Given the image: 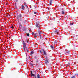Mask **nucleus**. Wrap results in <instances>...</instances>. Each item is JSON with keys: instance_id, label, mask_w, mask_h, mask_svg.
I'll list each match as a JSON object with an SVG mask.
<instances>
[{"instance_id": "obj_1", "label": "nucleus", "mask_w": 78, "mask_h": 78, "mask_svg": "<svg viewBox=\"0 0 78 78\" xmlns=\"http://www.w3.org/2000/svg\"><path fill=\"white\" fill-rule=\"evenodd\" d=\"M24 14H20L19 15H17L16 16L17 19H19V18L20 19V21H22V19H23V16H24Z\"/></svg>"}, {"instance_id": "obj_2", "label": "nucleus", "mask_w": 78, "mask_h": 78, "mask_svg": "<svg viewBox=\"0 0 78 78\" xmlns=\"http://www.w3.org/2000/svg\"><path fill=\"white\" fill-rule=\"evenodd\" d=\"M40 22L39 21H37L36 23L35 26L37 28H39L40 27Z\"/></svg>"}, {"instance_id": "obj_3", "label": "nucleus", "mask_w": 78, "mask_h": 78, "mask_svg": "<svg viewBox=\"0 0 78 78\" xmlns=\"http://www.w3.org/2000/svg\"><path fill=\"white\" fill-rule=\"evenodd\" d=\"M23 46L24 50H25V49H27V48L26 47V45H27V44H26V43L25 42V41H23Z\"/></svg>"}, {"instance_id": "obj_4", "label": "nucleus", "mask_w": 78, "mask_h": 78, "mask_svg": "<svg viewBox=\"0 0 78 78\" xmlns=\"http://www.w3.org/2000/svg\"><path fill=\"white\" fill-rule=\"evenodd\" d=\"M45 63L46 65H49V62H48V58L46 57V58L45 62Z\"/></svg>"}, {"instance_id": "obj_5", "label": "nucleus", "mask_w": 78, "mask_h": 78, "mask_svg": "<svg viewBox=\"0 0 78 78\" xmlns=\"http://www.w3.org/2000/svg\"><path fill=\"white\" fill-rule=\"evenodd\" d=\"M38 33L39 35H41L42 33V32L41 31V30L40 29H38Z\"/></svg>"}, {"instance_id": "obj_6", "label": "nucleus", "mask_w": 78, "mask_h": 78, "mask_svg": "<svg viewBox=\"0 0 78 78\" xmlns=\"http://www.w3.org/2000/svg\"><path fill=\"white\" fill-rule=\"evenodd\" d=\"M21 7V9H23V10H25V6H24L23 5H22Z\"/></svg>"}, {"instance_id": "obj_7", "label": "nucleus", "mask_w": 78, "mask_h": 78, "mask_svg": "<svg viewBox=\"0 0 78 78\" xmlns=\"http://www.w3.org/2000/svg\"><path fill=\"white\" fill-rule=\"evenodd\" d=\"M42 51H43V53L44 54V55H46V52H45V51H44V49H42Z\"/></svg>"}, {"instance_id": "obj_8", "label": "nucleus", "mask_w": 78, "mask_h": 78, "mask_svg": "<svg viewBox=\"0 0 78 78\" xmlns=\"http://www.w3.org/2000/svg\"><path fill=\"white\" fill-rule=\"evenodd\" d=\"M31 76H35V75L34 74H33V72H32V71L31 72Z\"/></svg>"}, {"instance_id": "obj_9", "label": "nucleus", "mask_w": 78, "mask_h": 78, "mask_svg": "<svg viewBox=\"0 0 78 78\" xmlns=\"http://www.w3.org/2000/svg\"><path fill=\"white\" fill-rule=\"evenodd\" d=\"M30 55L31 56H32V55L34 53V51H31L30 52Z\"/></svg>"}, {"instance_id": "obj_10", "label": "nucleus", "mask_w": 78, "mask_h": 78, "mask_svg": "<svg viewBox=\"0 0 78 78\" xmlns=\"http://www.w3.org/2000/svg\"><path fill=\"white\" fill-rule=\"evenodd\" d=\"M30 65L32 66V67L33 68V64L31 63H30Z\"/></svg>"}, {"instance_id": "obj_11", "label": "nucleus", "mask_w": 78, "mask_h": 78, "mask_svg": "<svg viewBox=\"0 0 78 78\" xmlns=\"http://www.w3.org/2000/svg\"><path fill=\"white\" fill-rule=\"evenodd\" d=\"M51 48L52 49H54V48H55L52 45L51 46Z\"/></svg>"}, {"instance_id": "obj_12", "label": "nucleus", "mask_w": 78, "mask_h": 78, "mask_svg": "<svg viewBox=\"0 0 78 78\" xmlns=\"http://www.w3.org/2000/svg\"><path fill=\"white\" fill-rule=\"evenodd\" d=\"M39 36L40 37V39H42V37L41 35H39Z\"/></svg>"}, {"instance_id": "obj_13", "label": "nucleus", "mask_w": 78, "mask_h": 78, "mask_svg": "<svg viewBox=\"0 0 78 78\" xmlns=\"http://www.w3.org/2000/svg\"><path fill=\"white\" fill-rule=\"evenodd\" d=\"M53 1V0H50V5H51V3H52V2Z\"/></svg>"}, {"instance_id": "obj_14", "label": "nucleus", "mask_w": 78, "mask_h": 78, "mask_svg": "<svg viewBox=\"0 0 78 78\" xmlns=\"http://www.w3.org/2000/svg\"><path fill=\"white\" fill-rule=\"evenodd\" d=\"M22 21H23V23H25V22H26V20H22Z\"/></svg>"}, {"instance_id": "obj_15", "label": "nucleus", "mask_w": 78, "mask_h": 78, "mask_svg": "<svg viewBox=\"0 0 78 78\" xmlns=\"http://www.w3.org/2000/svg\"><path fill=\"white\" fill-rule=\"evenodd\" d=\"M24 5L25 6H26V8H28V7H27V4H26V3H24Z\"/></svg>"}, {"instance_id": "obj_16", "label": "nucleus", "mask_w": 78, "mask_h": 78, "mask_svg": "<svg viewBox=\"0 0 78 78\" xmlns=\"http://www.w3.org/2000/svg\"><path fill=\"white\" fill-rule=\"evenodd\" d=\"M54 44H56V43H57V41H54Z\"/></svg>"}, {"instance_id": "obj_17", "label": "nucleus", "mask_w": 78, "mask_h": 78, "mask_svg": "<svg viewBox=\"0 0 78 78\" xmlns=\"http://www.w3.org/2000/svg\"><path fill=\"white\" fill-rule=\"evenodd\" d=\"M34 35H35L34 36V37H37V36L36 35V34H35Z\"/></svg>"}, {"instance_id": "obj_18", "label": "nucleus", "mask_w": 78, "mask_h": 78, "mask_svg": "<svg viewBox=\"0 0 78 78\" xmlns=\"http://www.w3.org/2000/svg\"><path fill=\"white\" fill-rule=\"evenodd\" d=\"M26 41L27 43H28V42H29V40L27 39Z\"/></svg>"}, {"instance_id": "obj_19", "label": "nucleus", "mask_w": 78, "mask_h": 78, "mask_svg": "<svg viewBox=\"0 0 78 78\" xmlns=\"http://www.w3.org/2000/svg\"><path fill=\"white\" fill-rule=\"evenodd\" d=\"M62 14H64V11H62Z\"/></svg>"}, {"instance_id": "obj_20", "label": "nucleus", "mask_w": 78, "mask_h": 78, "mask_svg": "<svg viewBox=\"0 0 78 78\" xmlns=\"http://www.w3.org/2000/svg\"><path fill=\"white\" fill-rule=\"evenodd\" d=\"M73 24H74V23H70V25H73Z\"/></svg>"}, {"instance_id": "obj_21", "label": "nucleus", "mask_w": 78, "mask_h": 78, "mask_svg": "<svg viewBox=\"0 0 78 78\" xmlns=\"http://www.w3.org/2000/svg\"><path fill=\"white\" fill-rule=\"evenodd\" d=\"M39 52H40V53H42V51L40 50H39Z\"/></svg>"}, {"instance_id": "obj_22", "label": "nucleus", "mask_w": 78, "mask_h": 78, "mask_svg": "<svg viewBox=\"0 0 78 78\" xmlns=\"http://www.w3.org/2000/svg\"><path fill=\"white\" fill-rule=\"evenodd\" d=\"M27 36H30V34H27Z\"/></svg>"}, {"instance_id": "obj_23", "label": "nucleus", "mask_w": 78, "mask_h": 78, "mask_svg": "<svg viewBox=\"0 0 78 78\" xmlns=\"http://www.w3.org/2000/svg\"><path fill=\"white\" fill-rule=\"evenodd\" d=\"M75 76H73L71 77V78H75Z\"/></svg>"}, {"instance_id": "obj_24", "label": "nucleus", "mask_w": 78, "mask_h": 78, "mask_svg": "<svg viewBox=\"0 0 78 78\" xmlns=\"http://www.w3.org/2000/svg\"><path fill=\"white\" fill-rule=\"evenodd\" d=\"M37 12H35L34 13V14H37Z\"/></svg>"}, {"instance_id": "obj_25", "label": "nucleus", "mask_w": 78, "mask_h": 78, "mask_svg": "<svg viewBox=\"0 0 78 78\" xmlns=\"http://www.w3.org/2000/svg\"><path fill=\"white\" fill-rule=\"evenodd\" d=\"M34 34V32H32V34L33 35V34Z\"/></svg>"}, {"instance_id": "obj_26", "label": "nucleus", "mask_w": 78, "mask_h": 78, "mask_svg": "<svg viewBox=\"0 0 78 78\" xmlns=\"http://www.w3.org/2000/svg\"><path fill=\"white\" fill-rule=\"evenodd\" d=\"M13 28H14V27H11V28L13 29Z\"/></svg>"}, {"instance_id": "obj_27", "label": "nucleus", "mask_w": 78, "mask_h": 78, "mask_svg": "<svg viewBox=\"0 0 78 78\" xmlns=\"http://www.w3.org/2000/svg\"><path fill=\"white\" fill-rule=\"evenodd\" d=\"M36 62H38V61L37 60V61H36Z\"/></svg>"}, {"instance_id": "obj_28", "label": "nucleus", "mask_w": 78, "mask_h": 78, "mask_svg": "<svg viewBox=\"0 0 78 78\" xmlns=\"http://www.w3.org/2000/svg\"><path fill=\"white\" fill-rule=\"evenodd\" d=\"M27 52H28V50H27Z\"/></svg>"}, {"instance_id": "obj_29", "label": "nucleus", "mask_w": 78, "mask_h": 78, "mask_svg": "<svg viewBox=\"0 0 78 78\" xmlns=\"http://www.w3.org/2000/svg\"><path fill=\"white\" fill-rule=\"evenodd\" d=\"M36 57H35V59H36Z\"/></svg>"}, {"instance_id": "obj_30", "label": "nucleus", "mask_w": 78, "mask_h": 78, "mask_svg": "<svg viewBox=\"0 0 78 78\" xmlns=\"http://www.w3.org/2000/svg\"><path fill=\"white\" fill-rule=\"evenodd\" d=\"M35 78H36V75L35 76Z\"/></svg>"}, {"instance_id": "obj_31", "label": "nucleus", "mask_w": 78, "mask_h": 78, "mask_svg": "<svg viewBox=\"0 0 78 78\" xmlns=\"http://www.w3.org/2000/svg\"><path fill=\"white\" fill-rule=\"evenodd\" d=\"M9 16H10V15H9Z\"/></svg>"}, {"instance_id": "obj_32", "label": "nucleus", "mask_w": 78, "mask_h": 78, "mask_svg": "<svg viewBox=\"0 0 78 78\" xmlns=\"http://www.w3.org/2000/svg\"><path fill=\"white\" fill-rule=\"evenodd\" d=\"M49 8V7H48V9H49V8Z\"/></svg>"}, {"instance_id": "obj_33", "label": "nucleus", "mask_w": 78, "mask_h": 78, "mask_svg": "<svg viewBox=\"0 0 78 78\" xmlns=\"http://www.w3.org/2000/svg\"><path fill=\"white\" fill-rule=\"evenodd\" d=\"M16 2H17V0H16Z\"/></svg>"}, {"instance_id": "obj_34", "label": "nucleus", "mask_w": 78, "mask_h": 78, "mask_svg": "<svg viewBox=\"0 0 78 78\" xmlns=\"http://www.w3.org/2000/svg\"><path fill=\"white\" fill-rule=\"evenodd\" d=\"M56 31H57V30H56V31H55V32H57Z\"/></svg>"}]
</instances>
